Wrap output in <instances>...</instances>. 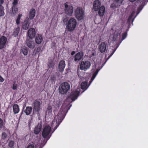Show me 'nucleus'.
I'll list each match as a JSON object with an SVG mask.
<instances>
[{
	"label": "nucleus",
	"instance_id": "f257e3e1",
	"mask_svg": "<svg viewBox=\"0 0 148 148\" xmlns=\"http://www.w3.org/2000/svg\"><path fill=\"white\" fill-rule=\"evenodd\" d=\"M41 104L42 102L37 99L35 100L32 103L33 113L37 114L38 116L40 115V112L42 109Z\"/></svg>",
	"mask_w": 148,
	"mask_h": 148
},
{
	"label": "nucleus",
	"instance_id": "f03ea898",
	"mask_svg": "<svg viewBox=\"0 0 148 148\" xmlns=\"http://www.w3.org/2000/svg\"><path fill=\"white\" fill-rule=\"evenodd\" d=\"M67 112H65L64 110H62V109L61 108L59 112L58 113L56 117H57V119H54V122H55V120H56V123L57 124L58 123V124L55 127V130L56 129L58 126L62 122V120L64 118L65 116L66 115V113Z\"/></svg>",
	"mask_w": 148,
	"mask_h": 148
},
{
	"label": "nucleus",
	"instance_id": "7ed1b4c3",
	"mask_svg": "<svg viewBox=\"0 0 148 148\" xmlns=\"http://www.w3.org/2000/svg\"><path fill=\"white\" fill-rule=\"evenodd\" d=\"M77 25V21L76 19L71 17L69 19L66 26L67 30L69 32H72L75 30Z\"/></svg>",
	"mask_w": 148,
	"mask_h": 148
},
{
	"label": "nucleus",
	"instance_id": "20e7f679",
	"mask_svg": "<svg viewBox=\"0 0 148 148\" xmlns=\"http://www.w3.org/2000/svg\"><path fill=\"white\" fill-rule=\"evenodd\" d=\"M74 14L75 17L78 20L83 19L84 15V11L82 8L77 7L75 10Z\"/></svg>",
	"mask_w": 148,
	"mask_h": 148
},
{
	"label": "nucleus",
	"instance_id": "39448f33",
	"mask_svg": "<svg viewBox=\"0 0 148 148\" xmlns=\"http://www.w3.org/2000/svg\"><path fill=\"white\" fill-rule=\"evenodd\" d=\"M70 89V85L67 82H64L62 84L59 88V92L61 94L64 95Z\"/></svg>",
	"mask_w": 148,
	"mask_h": 148
},
{
	"label": "nucleus",
	"instance_id": "423d86ee",
	"mask_svg": "<svg viewBox=\"0 0 148 148\" xmlns=\"http://www.w3.org/2000/svg\"><path fill=\"white\" fill-rule=\"evenodd\" d=\"M91 65L90 62L88 60L82 61L79 65V69L82 70L86 71L90 68Z\"/></svg>",
	"mask_w": 148,
	"mask_h": 148
},
{
	"label": "nucleus",
	"instance_id": "0eeeda50",
	"mask_svg": "<svg viewBox=\"0 0 148 148\" xmlns=\"http://www.w3.org/2000/svg\"><path fill=\"white\" fill-rule=\"evenodd\" d=\"M64 11L65 13L69 16H71L73 11V8L72 6L68 5V2L64 4Z\"/></svg>",
	"mask_w": 148,
	"mask_h": 148
},
{
	"label": "nucleus",
	"instance_id": "6e6552de",
	"mask_svg": "<svg viewBox=\"0 0 148 148\" xmlns=\"http://www.w3.org/2000/svg\"><path fill=\"white\" fill-rule=\"evenodd\" d=\"M80 89H78L72 91L71 92L69 98L71 99L72 101H73L77 99L80 93Z\"/></svg>",
	"mask_w": 148,
	"mask_h": 148
},
{
	"label": "nucleus",
	"instance_id": "1a4fd4ad",
	"mask_svg": "<svg viewBox=\"0 0 148 148\" xmlns=\"http://www.w3.org/2000/svg\"><path fill=\"white\" fill-rule=\"evenodd\" d=\"M8 43V38L4 36H2L0 37V50L4 48Z\"/></svg>",
	"mask_w": 148,
	"mask_h": 148
},
{
	"label": "nucleus",
	"instance_id": "9d476101",
	"mask_svg": "<svg viewBox=\"0 0 148 148\" xmlns=\"http://www.w3.org/2000/svg\"><path fill=\"white\" fill-rule=\"evenodd\" d=\"M51 127L48 125L45 127L42 132V136L44 138L47 137L51 131Z\"/></svg>",
	"mask_w": 148,
	"mask_h": 148
},
{
	"label": "nucleus",
	"instance_id": "9b49d317",
	"mask_svg": "<svg viewBox=\"0 0 148 148\" xmlns=\"http://www.w3.org/2000/svg\"><path fill=\"white\" fill-rule=\"evenodd\" d=\"M36 32L35 29L34 28H30L28 30L27 35L30 39L34 38L36 36Z\"/></svg>",
	"mask_w": 148,
	"mask_h": 148
},
{
	"label": "nucleus",
	"instance_id": "f8f14e48",
	"mask_svg": "<svg viewBox=\"0 0 148 148\" xmlns=\"http://www.w3.org/2000/svg\"><path fill=\"white\" fill-rule=\"evenodd\" d=\"M66 64L65 61L62 60L60 61L58 64V69L59 71L61 73H62L65 67Z\"/></svg>",
	"mask_w": 148,
	"mask_h": 148
},
{
	"label": "nucleus",
	"instance_id": "ddd939ff",
	"mask_svg": "<svg viewBox=\"0 0 148 148\" xmlns=\"http://www.w3.org/2000/svg\"><path fill=\"white\" fill-rule=\"evenodd\" d=\"M106 49V45L105 42L101 43L98 46L99 51L101 53L104 52Z\"/></svg>",
	"mask_w": 148,
	"mask_h": 148
},
{
	"label": "nucleus",
	"instance_id": "4468645a",
	"mask_svg": "<svg viewBox=\"0 0 148 148\" xmlns=\"http://www.w3.org/2000/svg\"><path fill=\"white\" fill-rule=\"evenodd\" d=\"M29 21L30 20L29 18H26L22 26L23 29L27 30L28 28L30 23Z\"/></svg>",
	"mask_w": 148,
	"mask_h": 148
},
{
	"label": "nucleus",
	"instance_id": "2eb2a0df",
	"mask_svg": "<svg viewBox=\"0 0 148 148\" xmlns=\"http://www.w3.org/2000/svg\"><path fill=\"white\" fill-rule=\"evenodd\" d=\"M27 46L31 49H33L35 46V44L33 41L30 39H27L26 42Z\"/></svg>",
	"mask_w": 148,
	"mask_h": 148
},
{
	"label": "nucleus",
	"instance_id": "dca6fc26",
	"mask_svg": "<svg viewBox=\"0 0 148 148\" xmlns=\"http://www.w3.org/2000/svg\"><path fill=\"white\" fill-rule=\"evenodd\" d=\"M83 57V53L81 52L77 53L74 56V61L75 62H78Z\"/></svg>",
	"mask_w": 148,
	"mask_h": 148
},
{
	"label": "nucleus",
	"instance_id": "f3484780",
	"mask_svg": "<svg viewBox=\"0 0 148 148\" xmlns=\"http://www.w3.org/2000/svg\"><path fill=\"white\" fill-rule=\"evenodd\" d=\"M101 3L99 0H95L93 3V8L95 11H98L100 8Z\"/></svg>",
	"mask_w": 148,
	"mask_h": 148
},
{
	"label": "nucleus",
	"instance_id": "a211bd4d",
	"mask_svg": "<svg viewBox=\"0 0 148 148\" xmlns=\"http://www.w3.org/2000/svg\"><path fill=\"white\" fill-rule=\"evenodd\" d=\"M36 13V10L33 8L30 9L29 13V19L32 20L35 16Z\"/></svg>",
	"mask_w": 148,
	"mask_h": 148
},
{
	"label": "nucleus",
	"instance_id": "6ab92c4d",
	"mask_svg": "<svg viewBox=\"0 0 148 148\" xmlns=\"http://www.w3.org/2000/svg\"><path fill=\"white\" fill-rule=\"evenodd\" d=\"M42 127L41 124L38 123L35 127L34 130V133L36 135L38 134L40 132Z\"/></svg>",
	"mask_w": 148,
	"mask_h": 148
},
{
	"label": "nucleus",
	"instance_id": "aec40b11",
	"mask_svg": "<svg viewBox=\"0 0 148 148\" xmlns=\"http://www.w3.org/2000/svg\"><path fill=\"white\" fill-rule=\"evenodd\" d=\"M4 2L3 0H1L0 1V16H3L5 15V12H4V8L2 5Z\"/></svg>",
	"mask_w": 148,
	"mask_h": 148
},
{
	"label": "nucleus",
	"instance_id": "412c9836",
	"mask_svg": "<svg viewBox=\"0 0 148 148\" xmlns=\"http://www.w3.org/2000/svg\"><path fill=\"white\" fill-rule=\"evenodd\" d=\"M43 40L42 36L41 34H38L36 36L35 38V42L37 44H40Z\"/></svg>",
	"mask_w": 148,
	"mask_h": 148
},
{
	"label": "nucleus",
	"instance_id": "4be33fe9",
	"mask_svg": "<svg viewBox=\"0 0 148 148\" xmlns=\"http://www.w3.org/2000/svg\"><path fill=\"white\" fill-rule=\"evenodd\" d=\"M98 14L99 16H103L105 13V8L104 6H102L99 9Z\"/></svg>",
	"mask_w": 148,
	"mask_h": 148
},
{
	"label": "nucleus",
	"instance_id": "5701e85b",
	"mask_svg": "<svg viewBox=\"0 0 148 148\" xmlns=\"http://www.w3.org/2000/svg\"><path fill=\"white\" fill-rule=\"evenodd\" d=\"M13 110L14 114L18 113L20 111V108L18 105L17 104H14L13 106Z\"/></svg>",
	"mask_w": 148,
	"mask_h": 148
},
{
	"label": "nucleus",
	"instance_id": "b1692460",
	"mask_svg": "<svg viewBox=\"0 0 148 148\" xmlns=\"http://www.w3.org/2000/svg\"><path fill=\"white\" fill-rule=\"evenodd\" d=\"M32 109V107L31 106H27L24 110V112L26 115H29L31 113Z\"/></svg>",
	"mask_w": 148,
	"mask_h": 148
},
{
	"label": "nucleus",
	"instance_id": "393cba45",
	"mask_svg": "<svg viewBox=\"0 0 148 148\" xmlns=\"http://www.w3.org/2000/svg\"><path fill=\"white\" fill-rule=\"evenodd\" d=\"M18 12V8L17 7H12L10 10L11 14L13 16H15Z\"/></svg>",
	"mask_w": 148,
	"mask_h": 148
},
{
	"label": "nucleus",
	"instance_id": "a878e982",
	"mask_svg": "<svg viewBox=\"0 0 148 148\" xmlns=\"http://www.w3.org/2000/svg\"><path fill=\"white\" fill-rule=\"evenodd\" d=\"M88 87V82L87 81L82 82L81 84V88L84 90H86Z\"/></svg>",
	"mask_w": 148,
	"mask_h": 148
},
{
	"label": "nucleus",
	"instance_id": "bb28decb",
	"mask_svg": "<svg viewBox=\"0 0 148 148\" xmlns=\"http://www.w3.org/2000/svg\"><path fill=\"white\" fill-rule=\"evenodd\" d=\"M69 18L66 15L63 17L62 21L64 25H67L69 21Z\"/></svg>",
	"mask_w": 148,
	"mask_h": 148
},
{
	"label": "nucleus",
	"instance_id": "cd10ccee",
	"mask_svg": "<svg viewBox=\"0 0 148 148\" xmlns=\"http://www.w3.org/2000/svg\"><path fill=\"white\" fill-rule=\"evenodd\" d=\"M20 30V27L17 26L15 29L13 33V35L15 37H17L18 34Z\"/></svg>",
	"mask_w": 148,
	"mask_h": 148
},
{
	"label": "nucleus",
	"instance_id": "c85d7f7f",
	"mask_svg": "<svg viewBox=\"0 0 148 148\" xmlns=\"http://www.w3.org/2000/svg\"><path fill=\"white\" fill-rule=\"evenodd\" d=\"M99 71V69H97L96 70V71L93 73L92 76L91 77V80L89 82L90 84L92 82V81H93L94 79H95V78L96 76L98 74Z\"/></svg>",
	"mask_w": 148,
	"mask_h": 148
},
{
	"label": "nucleus",
	"instance_id": "c756f323",
	"mask_svg": "<svg viewBox=\"0 0 148 148\" xmlns=\"http://www.w3.org/2000/svg\"><path fill=\"white\" fill-rule=\"evenodd\" d=\"M22 16V15L21 14H19L17 18L16 21V23L17 25H18L20 24V20Z\"/></svg>",
	"mask_w": 148,
	"mask_h": 148
},
{
	"label": "nucleus",
	"instance_id": "7c9ffc66",
	"mask_svg": "<svg viewBox=\"0 0 148 148\" xmlns=\"http://www.w3.org/2000/svg\"><path fill=\"white\" fill-rule=\"evenodd\" d=\"M22 51L23 54L25 55H27V49L26 47H22L21 49Z\"/></svg>",
	"mask_w": 148,
	"mask_h": 148
},
{
	"label": "nucleus",
	"instance_id": "2f4dec72",
	"mask_svg": "<svg viewBox=\"0 0 148 148\" xmlns=\"http://www.w3.org/2000/svg\"><path fill=\"white\" fill-rule=\"evenodd\" d=\"M14 141L12 140H10L8 142V146L10 148H14Z\"/></svg>",
	"mask_w": 148,
	"mask_h": 148
},
{
	"label": "nucleus",
	"instance_id": "473e14b6",
	"mask_svg": "<svg viewBox=\"0 0 148 148\" xmlns=\"http://www.w3.org/2000/svg\"><path fill=\"white\" fill-rule=\"evenodd\" d=\"M7 134L5 132H3L2 133L1 138L2 139L5 140L7 137Z\"/></svg>",
	"mask_w": 148,
	"mask_h": 148
},
{
	"label": "nucleus",
	"instance_id": "72a5a7b5",
	"mask_svg": "<svg viewBox=\"0 0 148 148\" xmlns=\"http://www.w3.org/2000/svg\"><path fill=\"white\" fill-rule=\"evenodd\" d=\"M5 127L3 121L0 118V128L1 129Z\"/></svg>",
	"mask_w": 148,
	"mask_h": 148
},
{
	"label": "nucleus",
	"instance_id": "f704fd0d",
	"mask_svg": "<svg viewBox=\"0 0 148 148\" xmlns=\"http://www.w3.org/2000/svg\"><path fill=\"white\" fill-rule=\"evenodd\" d=\"M41 49V47H38L36 49H34V52L36 54L40 51Z\"/></svg>",
	"mask_w": 148,
	"mask_h": 148
},
{
	"label": "nucleus",
	"instance_id": "c9c22d12",
	"mask_svg": "<svg viewBox=\"0 0 148 148\" xmlns=\"http://www.w3.org/2000/svg\"><path fill=\"white\" fill-rule=\"evenodd\" d=\"M124 0H114L115 2L117 3L119 5L122 4Z\"/></svg>",
	"mask_w": 148,
	"mask_h": 148
},
{
	"label": "nucleus",
	"instance_id": "e433bc0d",
	"mask_svg": "<svg viewBox=\"0 0 148 148\" xmlns=\"http://www.w3.org/2000/svg\"><path fill=\"white\" fill-rule=\"evenodd\" d=\"M18 0H14L12 3L13 6L12 7H17L16 5L18 4Z\"/></svg>",
	"mask_w": 148,
	"mask_h": 148
},
{
	"label": "nucleus",
	"instance_id": "4c0bfd02",
	"mask_svg": "<svg viewBox=\"0 0 148 148\" xmlns=\"http://www.w3.org/2000/svg\"><path fill=\"white\" fill-rule=\"evenodd\" d=\"M127 32H125L123 33L122 35V40H123L127 36Z\"/></svg>",
	"mask_w": 148,
	"mask_h": 148
},
{
	"label": "nucleus",
	"instance_id": "58836bf2",
	"mask_svg": "<svg viewBox=\"0 0 148 148\" xmlns=\"http://www.w3.org/2000/svg\"><path fill=\"white\" fill-rule=\"evenodd\" d=\"M131 16H129L127 22V23L130 25L131 22L132 21V18L131 17Z\"/></svg>",
	"mask_w": 148,
	"mask_h": 148
},
{
	"label": "nucleus",
	"instance_id": "ea45409f",
	"mask_svg": "<svg viewBox=\"0 0 148 148\" xmlns=\"http://www.w3.org/2000/svg\"><path fill=\"white\" fill-rule=\"evenodd\" d=\"M117 7L116 4L114 3H112L110 5V8L114 9L116 8Z\"/></svg>",
	"mask_w": 148,
	"mask_h": 148
},
{
	"label": "nucleus",
	"instance_id": "a19ab883",
	"mask_svg": "<svg viewBox=\"0 0 148 148\" xmlns=\"http://www.w3.org/2000/svg\"><path fill=\"white\" fill-rule=\"evenodd\" d=\"M47 111L48 112H51L52 111V108L51 106H49L48 107L47 109Z\"/></svg>",
	"mask_w": 148,
	"mask_h": 148
},
{
	"label": "nucleus",
	"instance_id": "79ce46f5",
	"mask_svg": "<svg viewBox=\"0 0 148 148\" xmlns=\"http://www.w3.org/2000/svg\"><path fill=\"white\" fill-rule=\"evenodd\" d=\"M56 77L54 75H51V81H53L56 79Z\"/></svg>",
	"mask_w": 148,
	"mask_h": 148
},
{
	"label": "nucleus",
	"instance_id": "37998d69",
	"mask_svg": "<svg viewBox=\"0 0 148 148\" xmlns=\"http://www.w3.org/2000/svg\"><path fill=\"white\" fill-rule=\"evenodd\" d=\"M17 88V85L16 84H14L12 86V89L13 90H15Z\"/></svg>",
	"mask_w": 148,
	"mask_h": 148
},
{
	"label": "nucleus",
	"instance_id": "c03bdc74",
	"mask_svg": "<svg viewBox=\"0 0 148 148\" xmlns=\"http://www.w3.org/2000/svg\"><path fill=\"white\" fill-rule=\"evenodd\" d=\"M27 148H34V146L33 144L27 146Z\"/></svg>",
	"mask_w": 148,
	"mask_h": 148
},
{
	"label": "nucleus",
	"instance_id": "a18cd8bd",
	"mask_svg": "<svg viewBox=\"0 0 148 148\" xmlns=\"http://www.w3.org/2000/svg\"><path fill=\"white\" fill-rule=\"evenodd\" d=\"M4 80V78L0 75V82H2Z\"/></svg>",
	"mask_w": 148,
	"mask_h": 148
},
{
	"label": "nucleus",
	"instance_id": "49530a36",
	"mask_svg": "<svg viewBox=\"0 0 148 148\" xmlns=\"http://www.w3.org/2000/svg\"><path fill=\"white\" fill-rule=\"evenodd\" d=\"M117 36H113V40L114 41H116L117 39Z\"/></svg>",
	"mask_w": 148,
	"mask_h": 148
},
{
	"label": "nucleus",
	"instance_id": "de8ad7c7",
	"mask_svg": "<svg viewBox=\"0 0 148 148\" xmlns=\"http://www.w3.org/2000/svg\"><path fill=\"white\" fill-rule=\"evenodd\" d=\"M135 13V12L134 11H133L132 13H131V14L129 16H131V17L132 18Z\"/></svg>",
	"mask_w": 148,
	"mask_h": 148
},
{
	"label": "nucleus",
	"instance_id": "09e8293b",
	"mask_svg": "<svg viewBox=\"0 0 148 148\" xmlns=\"http://www.w3.org/2000/svg\"><path fill=\"white\" fill-rule=\"evenodd\" d=\"M116 50V49H114V50H113L112 52L111 53V54H110V56H112V55H113V54H114V52Z\"/></svg>",
	"mask_w": 148,
	"mask_h": 148
},
{
	"label": "nucleus",
	"instance_id": "8fccbe9b",
	"mask_svg": "<svg viewBox=\"0 0 148 148\" xmlns=\"http://www.w3.org/2000/svg\"><path fill=\"white\" fill-rule=\"evenodd\" d=\"M75 53V52L74 51H72L71 53V55L72 56Z\"/></svg>",
	"mask_w": 148,
	"mask_h": 148
},
{
	"label": "nucleus",
	"instance_id": "3c124183",
	"mask_svg": "<svg viewBox=\"0 0 148 148\" xmlns=\"http://www.w3.org/2000/svg\"><path fill=\"white\" fill-rule=\"evenodd\" d=\"M130 2H133L135 1L136 0H129Z\"/></svg>",
	"mask_w": 148,
	"mask_h": 148
},
{
	"label": "nucleus",
	"instance_id": "603ef678",
	"mask_svg": "<svg viewBox=\"0 0 148 148\" xmlns=\"http://www.w3.org/2000/svg\"><path fill=\"white\" fill-rule=\"evenodd\" d=\"M23 110H22V112H21V115H22V114H23Z\"/></svg>",
	"mask_w": 148,
	"mask_h": 148
},
{
	"label": "nucleus",
	"instance_id": "864d4df0",
	"mask_svg": "<svg viewBox=\"0 0 148 148\" xmlns=\"http://www.w3.org/2000/svg\"><path fill=\"white\" fill-rule=\"evenodd\" d=\"M24 108H25V106H23V109H24Z\"/></svg>",
	"mask_w": 148,
	"mask_h": 148
},
{
	"label": "nucleus",
	"instance_id": "5fc2aeb1",
	"mask_svg": "<svg viewBox=\"0 0 148 148\" xmlns=\"http://www.w3.org/2000/svg\"><path fill=\"white\" fill-rule=\"evenodd\" d=\"M134 20V19L133 20H132V22H133Z\"/></svg>",
	"mask_w": 148,
	"mask_h": 148
},
{
	"label": "nucleus",
	"instance_id": "6e6d98bb",
	"mask_svg": "<svg viewBox=\"0 0 148 148\" xmlns=\"http://www.w3.org/2000/svg\"><path fill=\"white\" fill-rule=\"evenodd\" d=\"M147 1H148V0H147Z\"/></svg>",
	"mask_w": 148,
	"mask_h": 148
}]
</instances>
